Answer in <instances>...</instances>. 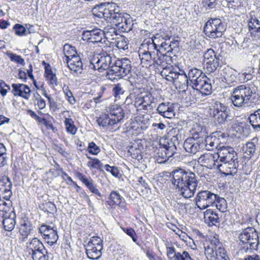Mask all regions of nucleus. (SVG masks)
<instances>
[{"mask_svg":"<svg viewBox=\"0 0 260 260\" xmlns=\"http://www.w3.org/2000/svg\"><path fill=\"white\" fill-rule=\"evenodd\" d=\"M56 229L55 226L52 227L50 225L47 224H42L39 228V232L41 235L42 237H44L50 234L52 232Z\"/></svg>","mask_w":260,"mask_h":260,"instance_id":"nucleus-44","label":"nucleus"},{"mask_svg":"<svg viewBox=\"0 0 260 260\" xmlns=\"http://www.w3.org/2000/svg\"><path fill=\"white\" fill-rule=\"evenodd\" d=\"M13 28L15 30V34L18 36L26 35V28H25V26L20 24H15Z\"/></svg>","mask_w":260,"mask_h":260,"instance_id":"nucleus-51","label":"nucleus"},{"mask_svg":"<svg viewBox=\"0 0 260 260\" xmlns=\"http://www.w3.org/2000/svg\"><path fill=\"white\" fill-rule=\"evenodd\" d=\"M63 51L68 67L73 72V74L75 76L81 74L83 71V63L80 57L76 55L75 48L66 44L64 46Z\"/></svg>","mask_w":260,"mask_h":260,"instance_id":"nucleus-6","label":"nucleus"},{"mask_svg":"<svg viewBox=\"0 0 260 260\" xmlns=\"http://www.w3.org/2000/svg\"><path fill=\"white\" fill-rule=\"evenodd\" d=\"M123 231L129 236H130L134 242H136L137 241V238L135 237L136 232L131 228H122Z\"/></svg>","mask_w":260,"mask_h":260,"instance_id":"nucleus-61","label":"nucleus"},{"mask_svg":"<svg viewBox=\"0 0 260 260\" xmlns=\"http://www.w3.org/2000/svg\"><path fill=\"white\" fill-rule=\"evenodd\" d=\"M188 83V75L184 72L180 76H177V79L173 84L177 89L184 91L187 89Z\"/></svg>","mask_w":260,"mask_h":260,"instance_id":"nucleus-34","label":"nucleus"},{"mask_svg":"<svg viewBox=\"0 0 260 260\" xmlns=\"http://www.w3.org/2000/svg\"><path fill=\"white\" fill-rule=\"evenodd\" d=\"M116 40V46L120 49L125 50L128 48L127 43L124 38H117Z\"/></svg>","mask_w":260,"mask_h":260,"instance_id":"nucleus-60","label":"nucleus"},{"mask_svg":"<svg viewBox=\"0 0 260 260\" xmlns=\"http://www.w3.org/2000/svg\"><path fill=\"white\" fill-rule=\"evenodd\" d=\"M67 131L68 133L75 135L77 132V128L74 124V121L71 118H66L64 120Z\"/></svg>","mask_w":260,"mask_h":260,"instance_id":"nucleus-46","label":"nucleus"},{"mask_svg":"<svg viewBox=\"0 0 260 260\" xmlns=\"http://www.w3.org/2000/svg\"><path fill=\"white\" fill-rule=\"evenodd\" d=\"M172 183L185 198L193 196L198 184L194 173L181 168H177L171 173Z\"/></svg>","mask_w":260,"mask_h":260,"instance_id":"nucleus-1","label":"nucleus"},{"mask_svg":"<svg viewBox=\"0 0 260 260\" xmlns=\"http://www.w3.org/2000/svg\"><path fill=\"white\" fill-rule=\"evenodd\" d=\"M86 253L88 257L92 259H98L102 255L103 247L93 246L91 244L85 245Z\"/></svg>","mask_w":260,"mask_h":260,"instance_id":"nucleus-32","label":"nucleus"},{"mask_svg":"<svg viewBox=\"0 0 260 260\" xmlns=\"http://www.w3.org/2000/svg\"><path fill=\"white\" fill-rule=\"evenodd\" d=\"M77 178L81 181L88 188V189L93 193L97 195L99 197H102V194L94 185L91 179H88L85 176L83 175L81 173H78L77 174Z\"/></svg>","mask_w":260,"mask_h":260,"instance_id":"nucleus-31","label":"nucleus"},{"mask_svg":"<svg viewBox=\"0 0 260 260\" xmlns=\"http://www.w3.org/2000/svg\"><path fill=\"white\" fill-rule=\"evenodd\" d=\"M104 168L107 171L110 172L113 176L115 177L118 176L119 174V171L117 167H111L109 165H105Z\"/></svg>","mask_w":260,"mask_h":260,"instance_id":"nucleus-62","label":"nucleus"},{"mask_svg":"<svg viewBox=\"0 0 260 260\" xmlns=\"http://www.w3.org/2000/svg\"><path fill=\"white\" fill-rule=\"evenodd\" d=\"M161 51L157 50L156 52H152V58L150 63V66H156L159 67L162 69H165L167 67L169 61L171 60V57L167 55L165 53H161Z\"/></svg>","mask_w":260,"mask_h":260,"instance_id":"nucleus-20","label":"nucleus"},{"mask_svg":"<svg viewBox=\"0 0 260 260\" xmlns=\"http://www.w3.org/2000/svg\"><path fill=\"white\" fill-rule=\"evenodd\" d=\"M190 133L192 138L196 139H199L200 141H203V139L207 136V132L206 127L198 123L194 124L190 130Z\"/></svg>","mask_w":260,"mask_h":260,"instance_id":"nucleus-28","label":"nucleus"},{"mask_svg":"<svg viewBox=\"0 0 260 260\" xmlns=\"http://www.w3.org/2000/svg\"><path fill=\"white\" fill-rule=\"evenodd\" d=\"M226 30V26L219 18H210L205 23L204 32L206 36L211 39L221 37Z\"/></svg>","mask_w":260,"mask_h":260,"instance_id":"nucleus-12","label":"nucleus"},{"mask_svg":"<svg viewBox=\"0 0 260 260\" xmlns=\"http://www.w3.org/2000/svg\"><path fill=\"white\" fill-rule=\"evenodd\" d=\"M214 205L221 212H224L227 208L226 200L223 198L219 197L218 195L217 199L216 200V202L213 206Z\"/></svg>","mask_w":260,"mask_h":260,"instance_id":"nucleus-43","label":"nucleus"},{"mask_svg":"<svg viewBox=\"0 0 260 260\" xmlns=\"http://www.w3.org/2000/svg\"><path fill=\"white\" fill-rule=\"evenodd\" d=\"M123 110L120 106L110 109L109 114H103L97 120L98 124L103 128H107L120 122L124 117Z\"/></svg>","mask_w":260,"mask_h":260,"instance_id":"nucleus-8","label":"nucleus"},{"mask_svg":"<svg viewBox=\"0 0 260 260\" xmlns=\"http://www.w3.org/2000/svg\"><path fill=\"white\" fill-rule=\"evenodd\" d=\"M258 147V139L255 137L250 141L246 142L243 147V150L245 153L250 157L253 155Z\"/></svg>","mask_w":260,"mask_h":260,"instance_id":"nucleus-33","label":"nucleus"},{"mask_svg":"<svg viewBox=\"0 0 260 260\" xmlns=\"http://www.w3.org/2000/svg\"><path fill=\"white\" fill-rule=\"evenodd\" d=\"M205 254L208 260H230L222 244L215 237L205 246Z\"/></svg>","mask_w":260,"mask_h":260,"instance_id":"nucleus-4","label":"nucleus"},{"mask_svg":"<svg viewBox=\"0 0 260 260\" xmlns=\"http://www.w3.org/2000/svg\"><path fill=\"white\" fill-rule=\"evenodd\" d=\"M217 166L220 172L226 175H234L237 173L239 166L238 160L218 164Z\"/></svg>","mask_w":260,"mask_h":260,"instance_id":"nucleus-24","label":"nucleus"},{"mask_svg":"<svg viewBox=\"0 0 260 260\" xmlns=\"http://www.w3.org/2000/svg\"><path fill=\"white\" fill-rule=\"evenodd\" d=\"M217 155L216 153H205L202 154L198 159V162L202 166H204L208 169H212L213 167L219 163L217 161Z\"/></svg>","mask_w":260,"mask_h":260,"instance_id":"nucleus-23","label":"nucleus"},{"mask_svg":"<svg viewBox=\"0 0 260 260\" xmlns=\"http://www.w3.org/2000/svg\"><path fill=\"white\" fill-rule=\"evenodd\" d=\"M204 219L209 226L216 225L220 221L218 213L212 209H207L204 212Z\"/></svg>","mask_w":260,"mask_h":260,"instance_id":"nucleus-30","label":"nucleus"},{"mask_svg":"<svg viewBox=\"0 0 260 260\" xmlns=\"http://www.w3.org/2000/svg\"><path fill=\"white\" fill-rule=\"evenodd\" d=\"M188 80L192 88L204 95L211 94L212 85L210 79L207 77L202 70L193 68L190 69L188 73Z\"/></svg>","mask_w":260,"mask_h":260,"instance_id":"nucleus-3","label":"nucleus"},{"mask_svg":"<svg viewBox=\"0 0 260 260\" xmlns=\"http://www.w3.org/2000/svg\"><path fill=\"white\" fill-rule=\"evenodd\" d=\"M103 3L100 5H96L94 8H92L91 12L92 15L96 17L99 18H103Z\"/></svg>","mask_w":260,"mask_h":260,"instance_id":"nucleus-50","label":"nucleus"},{"mask_svg":"<svg viewBox=\"0 0 260 260\" xmlns=\"http://www.w3.org/2000/svg\"><path fill=\"white\" fill-rule=\"evenodd\" d=\"M43 209L45 212L52 213L54 212H56L57 211V208L55 205L51 202H46L45 204L43 205Z\"/></svg>","mask_w":260,"mask_h":260,"instance_id":"nucleus-57","label":"nucleus"},{"mask_svg":"<svg viewBox=\"0 0 260 260\" xmlns=\"http://www.w3.org/2000/svg\"><path fill=\"white\" fill-rule=\"evenodd\" d=\"M175 105L176 104L170 102H162L158 105L156 110L161 116L171 119L175 116Z\"/></svg>","mask_w":260,"mask_h":260,"instance_id":"nucleus-21","label":"nucleus"},{"mask_svg":"<svg viewBox=\"0 0 260 260\" xmlns=\"http://www.w3.org/2000/svg\"><path fill=\"white\" fill-rule=\"evenodd\" d=\"M217 161L219 162H225L234 160H238L237 154L234 149L231 147L222 146L218 149Z\"/></svg>","mask_w":260,"mask_h":260,"instance_id":"nucleus-17","label":"nucleus"},{"mask_svg":"<svg viewBox=\"0 0 260 260\" xmlns=\"http://www.w3.org/2000/svg\"><path fill=\"white\" fill-rule=\"evenodd\" d=\"M157 154L158 158L157 159V161L159 164L165 163L169 159V157L164 156V151L162 150V146L160 147V149L159 150Z\"/></svg>","mask_w":260,"mask_h":260,"instance_id":"nucleus-64","label":"nucleus"},{"mask_svg":"<svg viewBox=\"0 0 260 260\" xmlns=\"http://www.w3.org/2000/svg\"><path fill=\"white\" fill-rule=\"evenodd\" d=\"M90 63L91 68L99 70L100 72L103 70H109L113 64L111 56L106 53L94 55L90 61Z\"/></svg>","mask_w":260,"mask_h":260,"instance_id":"nucleus-15","label":"nucleus"},{"mask_svg":"<svg viewBox=\"0 0 260 260\" xmlns=\"http://www.w3.org/2000/svg\"><path fill=\"white\" fill-rule=\"evenodd\" d=\"M219 57L212 49H208L204 54L203 68L206 73H214L219 66Z\"/></svg>","mask_w":260,"mask_h":260,"instance_id":"nucleus-14","label":"nucleus"},{"mask_svg":"<svg viewBox=\"0 0 260 260\" xmlns=\"http://www.w3.org/2000/svg\"><path fill=\"white\" fill-rule=\"evenodd\" d=\"M113 22L117 29L121 32H129L132 30L134 25L132 18L127 14L119 13L116 15Z\"/></svg>","mask_w":260,"mask_h":260,"instance_id":"nucleus-16","label":"nucleus"},{"mask_svg":"<svg viewBox=\"0 0 260 260\" xmlns=\"http://www.w3.org/2000/svg\"><path fill=\"white\" fill-rule=\"evenodd\" d=\"M88 167L92 169H96L101 170L103 167V165L101 161L96 158H94L92 161H89L87 163Z\"/></svg>","mask_w":260,"mask_h":260,"instance_id":"nucleus-53","label":"nucleus"},{"mask_svg":"<svg viewBox=\"0 0 260 260\" xmlns=\"http://www.w3.org/2000/svg\"><path fill=\"white\" fill-rule=\"evenodd\" d=\"M12 183L7 176H3L0 179V193L12 188Z\"/></svg>","mask_w":260,"mask_h":260,"instance_id":"nucleus-42","label":"nucleus"},{"mask_svg":"<svg viewBox=\"0 0 260 260\" xmlns=\"http://www.w3.org/2000/svg\"><path fill=\"white\" fill-rule=\"evenodd\" d=\"M217 194L208 190L198 192L195 198L196 204L200 210H204L213 206L216 202Z\"/></svg>","mask_w":260,"mask_h":260,"instance_id":"nucleus-13","label":"nucleus"},{"mask_svg":"<svg viewBox=\"0 0 260 260\" xmlns=\"http://www.w3.org/2000/svg\"><path fill=\"white\" fill-rule=\"evenodd\" d=\"M160 145L162 146V150L164 151L165 157H168L169 158L176 153L175 151L177 149L176 146L172 141L165 142L163 144L160 143Z\"/></svg>","mask_w":260,"mask_h":260,"instance_id":"nucleus-36","label":"nucleus"},{"mask_svg":"<svg viewBox=\"0 0 260 260\" xmlns=\"http://www.w3.org/2000/svg\"><path fill=\"white\" fill-rule=\"evenodd\" d=\"M113 95L115 98H120V96L123 95L124 92L122 85L118 83L114 85L112 89Z\"/></svg>","mask_w":260,"mask_h":260,"instance_id":"nucleus-52","label":"nucleus"},{"mask_svg":"<svg viewBox=\"0 0 260 260\" xmlns=\"http://www.w3.org/2000/svg\"><path fill=\"white\" fill-rule=\"evenodd\" d=\"M131 69V61L129 59L126 58L117 59L107 71V76L111 80L115 79L116 77L121 78L127 75Z\"/></svg>","mask_w":260,"mask_h":260,"instance_id":"nucleus-7","label":"nucleus"},{"mask_svg":"<svg viewBox=\"0 0 260 260\" xmlns=\"http://www.w3.org/2000/svg\"><path fill=\"white\" fill-rule=\"evenodd\" d=\"M3 224L5 230L11 231L14 229L16 224L15 218L16 214L13 210L9 213H6L3 215Z\"/></svg>","mask_w":260,"mask_h":260,"instance_id":"nucleus-29","label":"nucleus"},{"mask_svg":"<svg viewBox=\"0 0 260 260\" xmlns=\"http://www.w3.org/2000/svg\"><path fill=\"white\" fill-rule=\"evenodd\" d=\"M202 3L205 7L212 9L217 5V0H202Z\"/></svg>","mask_w":260,"mask_h":260,"instance_id":"nucleus-63","label":"nucleus"},{"mask_svg":"<svg viewBox=\"0 0 260 260\" xmlns=\"http://www.w3.org/2000/svg\"><path fill=\"white\" fill-rule=\"evenodd\" d=\"M32 230V224L30 221L24 220L20 225L19 232L20 234L26 237L30 234Z\"/></svg>","mask_w":260,"mask_h":260,"instance_id":"nucleus-39","label":"nucleus"},{"mask_svg":"<svg viewBox=\"0 0 260 260\" xmlns=\"http://www.w3.org/2000/svg\"><path fill=\"white\" fill-rule=\"evenodd\" d=\"M102 31L104 33V40L106 39L109 42H110V40H117V34L115 28L111 26H107L104 28Z\"/></svg>","mask_w":260,"mask_h":260,"instance_id":"nucleus-38","label":"nucleus"},{"mask_svg":"<svg viewBox=\"0 0 260 260\" xmlns=\"http://www.w3.org/2000/svg\"><path fill=\"white\" fill-rule=\"evenodd\" d=\"M248 120L249 123L255 132L260 131V109L255 111L254 113L251 114Z\"/></svg>","mask_w":260,"mask_h":260,"instance_id":"nucleus-35","label":"nucleus"},{"mask_svg":"<svg viewBox=\"0 0 260 260\" xmlns=\"http://www.w3.org/2000/svg\"><path fill=\"white\" fill-rule=\"evenodd\" d=\"M210 110V115L216 124H224L232 120V116L228 107L219 101L213 103Z\"/></svg>","mask_w":260,"mask_h":260,"instance_id":"nucleus-5","label":"nucleus"},{"mask_svg":"<svg viewBox=\"0 0 260 260\" xmlns=\"http://www.w3.org/2000/svg\"><path fill=\"white\" fill-rule=\"evenodd\" d=\"M103 34L102 30L99 28L86 30L82 34V39L89 43H102Z\"/></svg>","mask_w":260,"mask_h":260,"instance_id":"nucleus-22","label":"nucleus"},{"mask_svg":"<svg viewBox=\"0 0 260 260\" xmlns=\"http://www.w3.org/2000/svg\"><path fill=\"white\" fill-rule=\"evenodd\" d=\"M170 45V42H162L159 46V48L161 50L160 52L161 53H164L163 52H164L165 53H171L172 48Z\"/></svg>","mask_w":260,"mask_h":260,"instance_id":"nucleus-58","label":"nucleus"},{"mask_svg":"<svg viewBox=\"0 0 260 260\" xmlns=\"http://www.w3.org/2000/svg\"><path fill=\"white\" fill-rule=\"evenodd\" d=\"M6 54L10 58L11 61L23 66L24 65V60L21 56L10 52H7Z\"/></svg>","mask_w":260,"mask_h":260,"instance_id":"nucleus-48","label":"nucleus"},{"mask_svg":"<svg viewBox=\"0 0 260 260\" xmlns=\"http://www.w3.org/2000/svg\"><path fill=\"white\" fill-rule=\"evenodd\" d=\"M103 6L104 10L103 18L113 23L115 19V16L118 15L119 13L118 6L114 3H103Z\"/></svg>","mask_w":260,"mask_h":260,"instance_id":"nucleus-19","label":"nucleus"},{"mask_svg":"<svg viewBox=\"0 0 260 260\" xmlns=\"http://www.w3.org/2000/svg\"><path fill=\"white\" fill-rule=\"evenodd\" d=\"M12 92L15 96H19L28 100L30 96V90L28 86L20 83H13L12 85Z\"/></svg>","mask_w":260,"mask_h":260,"instance_id":"nucleus-25","label":"nucleus"},{"mask_svg":"<svg viewBox=\"0 0 260 260\" xmlns=\"http://www.w3.org/2000/svg\"><path fill=\"white\" fill-rule=\"evenodd\" d=\"M237 132L245 136H248L251 133L250 125L246 123H240L238 126Z\"/></svg>","mask_w":260,"mask_h":260,"instance_id":"nucleus-45","label":"nucleus"},{"mask_svg":"<svg viewBox=\"0 0 260 260\" xmlns=\"http://www.w3.org/2000/svg\"><path fill=\"white\" fill-rule=\"evenodd\" d=\"M258 98L254 86L250 84L237 86L233 89L231 95L232 104L238 108L255 104Z\"/></svg>","mask_w":260,"mask_h":260,"instance_id":"nucleus-2","label":"nucleus"},{"mask_svg":"<svg viewBox=\"0 0 260 260\" xmlns=\"http://www.w3.org/2000/svg\"><path fill=\"white\" fill-rule=\"evenodd\" d=\"M87 244H91L95 246L103 247V240L99 237H92Z\"/></svg>","mask_w":260,"mask_h":260,"instance_id":"nucleus-59","label":"nucleus"},{"mask_svg":"<svg viewBox=\"0 0 260 260\" xmlns=\"http://www.w3.org/2000/svg\"><path fill=\"white\" fill-rule=\"evenodd\" d=\"M109 201H107L109 205H116L126 210V204L125 200L117 191H112L109 195Z\"/></svg>","mask_w":260,"mask_h":260,"instance_id":"nucleus-26","label":"nucleus"},{"mask_svg":"<svg viewBox=\"0 0 260 260\" xmlns=\"http://www.w3.org/2000/svg\"><path fill=\"white\" fill-rule=\"evenodd\" d=\"M220 77H216L219 81L225 82L230 86H234L240 83L244 82L249 80L251 75L248 74L238 73L230 68H224L220 73Z\"/></svg>","mask_w":260,"mask_h":260,"instance_id":"nucleus-10","label":"nucleus"},{"mask_svg":"<svg viewBox=\"0 0 260 260\" xmlns=\"http://www.w3.org/2000/svg\"><path fill=\"white\" fill-rule=\"evenodd\" d=\"M167 255L170 260L175 258V254L177 253L175 248L172 246V244L168 243L166 244Z\"/></svg>","mask_w":260,"mask_h":260,"instance_id":"nucleus-55","label":"nucleus"},{"mask_svg":"<svg viewBox=\"0 0 260 260\" xmlns=\"http://www.w3.org/2000/svg\"><path fill=\"white\" fill-rule=\"evenodd\" d=\"M251 37L254 40L260 39V21L257 18H251L248 23Z\"/></svg>","mask_w":260,"mask_h":260,"instance_id":"nucleus-27","label":"nucleus"},{"mask_svg":"<svg viewBox=\"0 0 260 260\" xmlns=\"http://www.w3.org/2000/svg\"><path fill=\"white\" fill-rule=\"evenodd\" d=\"M43 238L45 241L50 246H52L56 243L58 239L57 229L54 230L51 234H48V235L43 237Z\"/></svg>","mask_w":260,"mask_h":260,"instance_id":"nucleus-40","label":"nucleus"},{"mask_svg":"<svg viewBox=\"0 0 260 260\" xmlns=\"http://www.w3.org/2000/svg\"><path fill=\"white\" fill-rule=\"evenodd\" d=\"M238 238L243 245V249L245 252L248 249L256 250L258 245V236L256 231L253 228H247L239 235Z\"/></svg>","mask_w":260,"mask_h":260,"instance_id":"nucleus-9","label":"nucleus"},{"mask_svg":"<svg viewBox=\"0 0 260 260\" xmlns=\"http://www.w3.org/2000/svg\"><path fill=\"white\" fill-rule=\"evenodd\" d=\"M174 260H193L189 255L188 252L183 251L182 253L180 252H177L175 254V258Z\"/></svg>","mask_w":260,"mask_h":260,"instance_id":"nucleus-56","label":"nucleus"},{"mask_svg":"<svg viewBox=\"0 0 260 260\" xmlns=\"http://www.w3.org/2000/svg\"><path fill=\"white\" fill-rule=\"evenodd\" d=\"M153 98L151 95L148 94L140 98L139 101L140 102V105L142 106L144 108H147L150 107L153 103Z\"/></svg>","mask_w":260,"mask_h":260,"instance_id":"nucleus-47","label":"nucleus"},{"mask_svg":"<svg viewBox=\"0 0 260 260\" xmlns=\"http://www.w3.org/2000/svg\"><path fill=\"white\" fill-rule=\"evenodd\" d=\"M152 52L150 51H144L139 54L140 58L141 60V63L143 64V66H150V63H151Z\"/></svg>","mask_w":260,"mask_h":260,"instance_id":"nucleus-41","label":"nucleus"},{"mask_svg":"<svg viewBox=\"0 0 260 260\" xmlns=\"http://www.w3.org/2000/svg\"><path fill=\"white\" fill-rule=\"evenodd\" d=\"M26 251L32 260H49V255L42 242L37 238H34L27 243Z\"/></svg>","mask_w":260,"mask_h":260,"instance_id":"nucleus-11","label":"nucleus"},{"mask_svg":"<svg viewBox=\"0 0 260 260\" xmlns=\"http://www.w3.org/2000/svg\"><path fill=\"white\" fill-rule=\"evenodd\" d=\"M128 152L130 153L132 157L138 160L142 159V156L141 154V150L139 148H134L132 147L129 150Z\"/></svg>","mask_w":260,"mask_h":260,"instance_id":"nucleus-49","label":"nucleus"},{"mask_svg":"<svg viewBox=\"0 0 260 260\" xmlns=\"http://www.w3.org/2000/svg\"><path fill=\"white\" fill-rule=\"evenodd\" d=\"M203 143L205 144V148L208 150H212L214 148H216L218 144V141L216 138V136H207L203 139Z\"/></svg>","mask_w":260,"mask_h":260,"instance_id":"nucleus-37","label":"nucleus"},{"mask_svg":"<svg viewBox=\"0 0 260 260\" xmlns=\"http://www.w3.org/2000/svg\"><path fill=\"white\" fill-rule=\"evenodd\" d=\"M183 147L186 152L194 154L198 151L204 149L205 144L202 140L200 141L199 139H196L189 137L185 140Z\"/></svg>","mask_w":260,"mask_h":260,"instance_id":"nucleus-18","label":"nucleus"},{"mask_svg":"<svg viewBox=\"0 0 260 260\" xmlns=\"http://www.w3.org/2000/svg\"><path fill=\"white\" fill-rule=\"evenodd\" d=\"M87 151L91 154L97 155L101 151V149L95 143L91 142L88 144Z\"/></svg>","mask_w":260,"mask_h":260,"instance_id":"nucleus-54","label":"nucleus"}]
</instances>
